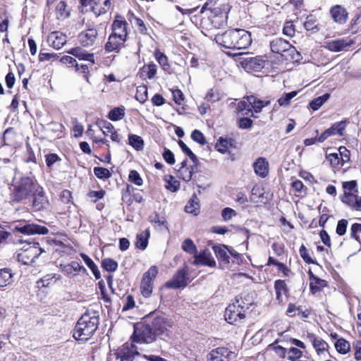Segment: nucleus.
Segmentation results:
<instances>
[{"label": "nucleus", "instance_id": "obj_62", "mask_svg": "<svg viewBox=\"0 0 361 361\" xmlns=\"http://www.w3.org/2000/svg\"><path fill=\"white\" fill-rule=\"evenodd\" d=\"M129 180L137 185H142V179L137 171L133 170L130 172L128 176Z\"/></svg>", "mask_w": 361, "mask_h": 361}, {"label": "nucleus", "instance_id": "obj_5", "mask_svg": "<svg viewBox=\"0 0 361 361\" xmlns=\"http://www.w3.org/2000/svg\"><path fill=\"white\" fill-rule=\"evenodd\" d=\"M357 183L355 180L343 183L344 195L341 197V201L351 209L361 211V197L352 193L356 188Z\"/></svg>", "mask_w": 361, "mask_h": 361}, {"label": "nucleus", "instance_id": "obj_8", "mask_svg": "<svg viewBox=\"0 0 361 361\" xmlns=\"http://www.w3.org/2000/svg\"><path fill=\"white\" fill-rule=\"evenodd\" d=\"M158 274V268L156 266H152L143 275L140 290L142 295L148 298L151 295L153 289V281Z\"/></svg>", "mask_w": 361, "mask_h": 361}, {"label": "nucleus", "instance_id": "obj_48", "mask_svg": "<svg viewBox=\"0 0 361 361\" xmlns=\"http://www.w3.org/2000/svg\"><path fill=\"white\" fill-rule=\"evenodd\" d=\"M104 269L109 272H114L118 268V263L111 258H105L102 263Z\"/></svg>", "mask_w": 361, "mask_h": 361}, {"label": "nucleus", "instance_id": "obj_45", "mask_svg": "<svg viewBox=\"0 0 361 361\" xmlns=\"http://www.w3.org/2000/svg\"><path fill=\"white\" fill-rule=\"evenodd\" d=\"M154 56L159 65L163 68L164 71H166L169 68L168 57L165 54H164L159 50H156L154 52Z\"/></svg>", "mask_w": 361, "mask_h": 361}, {"label": "nucleus", "instance_id": "obj_28", "mask_svg": "<svg viewBox=\"0 0 361 361\" xmlns=\"http://www.w3.org/2000/svg\"><path fill=\"white\" fill-rule=\"evenodd\" d=\"M126 40L124 39H120L118 36L114 35L111 33L108 39L107 42L105 44V49L108 52L118 51L121 46L124 44Z\"/></svg>", "mask_w": 361, "mask_h": 361}, {"label": "nucleus", "instance_id": "obj_35", "mask_svg": "<svg viewBox=\"0 0 361 361\" xmlns=\"http://www.w3.org/2000/svg\"><path fill=\"white\" fill-rule=\"evenodd\" d=\"M157 65L154 63H149L144 66L140 69V77L142 78L152 79L157 74Z\"/></svg>", "mask_w": 361, "mask_h": 361}, {"label": "nucleus", "instance_id": "obj_54", "mask_svg": "<svg viewBox=\"0 0 361 361\" xmlns=\"http://www.w3.org/2000/svg\"><path fill=\"white\" fill-rule=\"evenodd\" d=\"M94 173L99 179H107L111 176L109 169L99 166L94 169Z\"/></svg>", "mask_w": 361, "mask_h": 361}, {"label": "nucleus", "instance_id": "obj_30", "mask_svg": "<svg viewBox=\"0 0 361 361\" xmlns=\"http://www.w3.org/2000/svg\"><path fill=\"white\" fill-rule=\"evenodd\" d=\"M68 53L79 60H84L91 62L92 63H94V57L93 54H90L87 52L85 50L82 49L80 47H75L71 49Z\"/></svg>", "mask_w": 361, "mask_h": 361}, {"label": "nucleus", "instance_id": "obj_64", "mask_svg": "<svg viewBox=\"0 0 361 361\" xmlns=\"http://www.w3.org/2000/svg\"><path fill=\"white\" fill-rule=\"evenodd\" d=\"M283 34L288 36L293 37L295 35V25H293L292 21H288L285 23L283 30Z\"/></svg>", "mask_w": 361, "mask_h": 361}, {"label": "nucleus", "instance_id": "obj_61", "mask_svg": "<svg viewBox=\"0 0 361 361\" xmlns=\"http://www.w3.org/2000/svg\"><path fill=\"white\" fill-rule=\"evenodd\" d=\"M236 215L237 212L230 207H226L221 211V216L225 221L231 220L233 216H235Z\"/></svg>", "mask_w": 361, "mask_h": 361}, {"label": "nucleus", "instance_id": "obj_57", "mask_svg": "<svg viewBox=\"0 0 361 361\" xmlns=\"http://www.w3.org/2000/svg\"><path fill=\"white\" fill-rule=\"evenodd\" d=\"M288 353V359L290 361H297L302 356V352L295 347L290 348Z\"/></svg>", "mask_w": 361, "mask_h": 361}, {"label": "nucleus", "instance_id": "obj_49", "mask_svg": "<svg viewBox=\"0 0 361 361\" xmlns=\"http://www.w3.org/2000/svg\"><path fill=\"white\" fill-rule=\"evenodd\" d=\"M147 88L146 86H139L137 88L135 99L140 103H144L147 99Z\"/></svg>", "mask_w": 361, "mask_h": 361}, {"label": "nucleus", "instance_id": "obj_16", "mask_svg": "<svg viewBox=\"0 0 361 361\" xmlns=\"http://www.w3.org/2000/svg\"><path fill=\"white\" fill-rule=\"evenodd\" d=\"M354 44V41L349 38H341L326 42L324 47L332 52H339L350 47Z\"/></svg>", "mask_w": 361, "mask_h": 361}, {"label": "nucleus", "instance_id": "obj_18", "mask_svg": "<svg viewBox=\"0 0 361 361\" xmlns=\"http://www.w3.org/2000/svg\"><path fill=\"white\" fill-rule=\"evenodd\" d=\"M150 326L155 335H168V331L171 325L165 318L157 317L153 319Z\"/></svg>", "mask_w": 361, "mask_h": 361}, {"label": "nucleus", "instance_id": "obj_56", "mask_svg": "<svg viewBox=\"0 0 361 361\" xmlns=\"http://www.w3.org/2000/svg\"><path fill=\"white\" fill-rule=\"evenodd\" d=\"M178 145L183 152L194 162L197 161L196 155L190 150V149L185 145L183 140L178 141Z\"/></svg>", "mask_w": 361, "mask_h": 361}, {"label": "nucleus", "instance_id": "obj_40", "mask_svg": "<svg viewBox=\"0 0 361 361\" xmlns=\"http://www.w3.org/2000/svg\"><path fill=\"white\" fill-rule=\"evenodd\" d=\"M330 97V94L329 93H326L322 96L318 97L310 103V107L314 110H318Z\"/></svg>", "mask_w": 361, "mask_h": 361}, {"label": "nucleus", "instance_id": "obj_22", "mask_svg": "<svg viewBox=\"0 0 361 361\" xmlns=\"http://www.w3.org/2000/svg\"><path fill=\"white\" fill-rule=\"evenodd\" d=\"M265 63L266 61L262 56H255L245 59L242 64L246 69L258 72L264 67Z\"/></svg>", "mask_w": 361, "mask_h": 361}, {"label": "nucleus", "instance_id": "obj_6", "mask_svg": "<svg viewBox=\"0 0 361 361\" xmlns=\"http://www.w3.org/2000/svg\"><path fill=\"white\" fill-rule=\"evenodd\" d=\"M44 252L38 243H26L18 253V261L23 264H30L35 262L41 253Z\"/></svg>", "mask_w": 361, "mask_h": 361}, {"label": "nucleus", "instance_id": "obj_3", "mask_svg": "<svg viewBox=\"0 0 361 361\" xmlns=\"http://www.w3.org/2000/svg\"><path fill=\"white\" fill-rule=\"evenodd\" d=\"M38 185L39 184L31 177L15 178L11 192V201L13 202H25L31 197Z\"/></svg>", "mask_w": 361, "mask_h": 361}, {"label": "nucleus", "instance_id": "obj_59", "mask_svg": "<svg viewBox=\"0 0 361 361\" xmlns=\"http://www.w3.org/2000/svg\"><path fill=\"white\" fill-rule=\"evenodd\" d=\"M191 138L196 142L200 144L201 145H204L207 144L206 139L202 134V133L198 130H195L192 131L191 134Z\"/></svg>", "mask_w": 361, "mask_h": 361}, {"label": "nucleus", "instance_id": "obj_52", "mask_svg": "<svg viewBox=\"0 0 361 361\" xmlns=\"http://www.w3.org/2000/svg\"><path fill=\"white\" fill-rule=\"evenodd\" d=\"M149 221L157 228L165 226L166 224L164 217L160 216L157 212L149 216Z\"/></svg>", "mask_w": 361, "mask_h": 361}, {"label": "nucleus", "instance_id": "obj_58", "mask_svg": "<svg viewBox=\"0 0 361 361\" xmlns=\"http://www.w3.org/2000/svg\"><path fill=\"white\" fill-rule=\"evenodd\" d=\"M310 288L313 292L320 290V289L326 286V282L319 278H315L314 281L310 282Z\"/></svg>", "mask_w": 361, "mask_h": 361}, {"label": "nucleus", "instance_id": "obj_17", "mask_svg": "<svg viewBox=\"0 0 361 361\" xmlns=\"http://www.w3.org/2000/svg\"><path fill=\"white\" fill-rule=\"evenodd\" d=\"M98 36L97 30L90 27L82 31L78 35V41L84 47H90L94 44Z\"/></svg>", "mask_w": 361, "mask_h": 361}, {"label": "nucleus", "instance_id": "obj_7", "mask_svg": "<svg viewBox=\"0 0 361 361\" xmlns=\"http://www.w3.org/2000/svg\"><path fill=\"white\" fill-rule=\"evenodd\" d=\"M155 333L153 332L150 325L142 323L134 326L133 341L138 343H150L155 339Z\"/></svg>", "mask_w": 361, "mask_h": 361}, {"label": "nucleus", "instance_id": "obj_37", "mask_svg": "<svg viewBox=\"0 0 361 361\" xmlns=\"http://www.w3.org/2000/svg\"><path fill=\"white\" fill-rule=\"evenodd\" d=\"M13 281V274L9 269H0V287H6Z\"/></svg>", "mask_w": 361, "mask_h": 361}, {"label": "nucleus", "instance_id": "obj_20", "mask_svg": "<svg viewBox=\"0 0 361 361\" xmlns=\"http://www.w3.org/2000/svg\"><path fill=\"white\" fill-rule=\"evenodd\" d=\"M233 353L226 348L219 347L212 350L207 355V361H228Z\"/></svg>", "mask_w": 361, "mask_h": 361}, {"label": "nucleus", "instance_id": "obj_13", "mask_svg": "<svg viewBox=\"0 0 361 361\" xmlns=\"http://www.w3.org/2000/svg\"><path fill=\"white\" fill-rule=\"evenodd\" d=\"M186 269H181L177 271L173 278L168 281L165 286L168 288H182L188 285Z\"/></svg>", "mask_w": 361, "mask_h": 361}, {"label": "nucleus", "instance_id": "obj_23", "mask_svg": "<svg viewBox=\"0 0 361 361\" xmlns=\"http://www.w3.org/2000/svg\"><path fill=\"white\" fill-rule=\"evenodd\" d=\"M306 337L312 343L318 355H322L327 351L329 345L322 338L311 333H307Z\"/></svg>", "mask_w": 361, "mask_h": 361}, {"label": "nucleus", "instance_id": "obj_53", "mask_svg": "<svg viewBox=\"0 0 361 361\" xmlns=\"http://www.w3.org/2000/svg\"><path fill=\"white\" fill-rule=\"evenodd\" d=\"M305 28L308 31L316 30L318 31V24L317 20L312 16L307 17L305 22L304 23Z\"/></svg>", "mask_w": 361, "mask_h": 361}, {"label": "nucleus", "instance_id": "obj_36", "mask_svg": "<svg viewBox=\"0 0 361 361\" xmlns=\"http://www.w3.org/2000/svg\"><path fill=\"white\" fill-rule=\"evenodd\" d=\"M274 288L276 290V300L279 302H282V295H286L288 293V289L285 281L281 279L276 280L274 282Z\"/></svg>", "mask_w": 361, "mask_h": 361}, {"label": "nucleus", "instance_id": "obj_63", "mask_svg": "<svg viewBox=\"0 0 361 361\" xmlns=\"http://www.w3.org/2000/svg\"><path fill=\"white\" fill-rule=\"evenodd\" d=\"M300 255L302 259L308 264H314V261L310 257L308 250L304 245H302L300 247Z\"/></svg>", "mask_w": 361, "mask_h": 361}, {"label": "nucleus", "instance_id": "obj_12", "mask_svg": "<svg viewBox=\"0 0 361 361\" xmlns=\"http://www.w3.org/2000/svg\"><path fill=\"white\" fill-rule=\"evenodd\" d=\"M138 354L137 348L133 343H126L114 355L120 361H133L134 357Z\"/></svg>", "mask_w": 361, "mask_h": 361}, {"label": "nucleus", "instance_id": "obj_51", "mask_svg": "<svg viewBox=\"0 0 361 361\" xmlns=\"http://www.w3.org/2000/svg\"><path fill=\"white\" fill-rule=\"evenodd\" d=\"M297 94H298V92H296V91H293V92H290L288 93H285L278 99L279 104L281 106H288L289 104L291 99H293Z\"/></svg>", "mask_w": 361, "mask_h": 361}, {"label": "nucleus", "instance_id": "obj_15", "mask_svg": "<svg viewBox=\"0 0 361 361\" xmlns=\"http://www.w3.org/2000/svg\"><path fill=\"white\" fill-rule=\"evenodd\" d=\"M238 147V142L236 140L230 136L220 137L215 145L216 149L221 153H229L231 150Z\"/></svg>", "mask_w": 361, "mask_h": 361}, {"label": "nucleus", "instance_id": "obj_34", "mask_svg": "<svg viewBox=\"0 0 361 361\" xmlns=\"http://www.w3.org/2000/svg\"><path fill=\"white\" fill-rule=\"evenodd\" d=\"M200 201L196 195H193L188 204L185 207V211L187 213L197 215L200 210Z\"/></svg>", "mask_w": 361, "mask_h": 361}, {"label": "nucleus", "instance_id": "obj_41", "mask_svg": "<svg viewBox=\"0 0 361 361\" xmlns=\"http://www.w3.org/2000/svg\"><path fill=\"white\" fill-rule=\"evenodd\" d=\"M335 348L339 353L346 354L350 351V345L346 340L339 338L335 343Z\"/></svg>", "mask_w": 361, "mask_h": 361}, {"label": "nucleus", "instance_id": "obj_39", "mask_svg": "<svg viewBox=\"0 0 361 361\" xmlns=\"http://www.w3.org/2000/svg\"><path fill=\"white\" fill-rule=\"evenodd\" d=\"M80 256L86 265L91 269L92 274L95 276L97 279L100 278V272L99 270L96 265V264L85 254L81 253Z\"/></svg>", "mask_w": 361, "mask_h": 361}, {"label": "nucleus", "instance_id": "obj_33", "mask_svg": "<svg viewBox=\"0 0 361 361\" xmlns=\"http://www.w3.org/2000/svg\"><path fill=\"white\" fill-rule=\"evenodd\" d=\"M56 17L58 20H63L70 16V12L67 9L66 3L61 1L56 6L55 8Z\"/></svg>", "mask_w": 361, "mask_h": 361}, {"label": "nucleus", "instance_id": "obj_4", "mask_svg": "<svg viewBox=\"0 0 361 361\" xmlns=\"http://www.w3.org/2000/svg\"><path fill=\"white\" fill-rule=\"evenodd\" d=\"M242 303L243 302L236 300L235 302L226 307L224 317L230 324L237 325L245 319L247 308H245Z\"/></svg>", "mask_w": 361, "mask_h": 361}, {"label": "nucleus", "instance_id": "obj_60", "mask_svg": "<svg viewBox=\"0 0 361 361\" xmlns=\"http://www.w3.org/2000/svg\"><path fill=\"white\" fill-rule=\"evenodd\" d=\"M348 224V221L346 219H341L338 221L336 226V233L340 236L343 235L346 232Z\"/></svg>", "mask_w": 361, "mask_h": 361}, {"label": "nucleus", "instance_id": "obj_29", "mask_svg": "<svg viewBox=\"0 0 361 361\" xmlns=\"http://www.w3.org/2000/svg\"><path fill=\"white\" fill-rule=\"evenodd\" d=\"M255 172L262 178H264L269 173V163L265 158L259 157L253 164Z\"/></svg>", "mask_w": 361, "mask_h": 361}, {"label": "nucleus", "instance_id": "obj_50", "mask_svg": "<svg viewBox=\"0 0 361 361\" xmlns=\"http://www.w3.org/2000/svg\"><path fill=\"white\" fill-rule=\"evenodd\" d=\"M59 277L56 274H50L45 275L37 283L42 284L43 287H48L51 283L56 282Z\"/></svg>", "mask_w": 361, "mask_h": 361}, {"label": "nucleus", "instance_id": "obj_27", "mask_svg": "<svg viewBox=\"0 0 361 361\" xmlns=\"http://www.w3.org/2000/svg\"><path fill=\"white\" fill-rule=\"evenodd\" d=\"M270 49L272 52L281 54L283 52L290 51L291 45L281 38H276L271 42Z\"/></svg>", "mask_w": 361, "mask_h": 361}, {"label": "nucleus", "instance_id": "obj_25", "mask_svg": "<svg viewBox=\"0 0 361 361\" xmlns=\"http://www.w3.org/2000/svg\"><path fill=\"white\" fill-rule=\"evenodd\" d=\"M47 42L54 49H61L66 42V36L60 32H53L47 37Z\"/></svg>", "mask_w": 361, "mask_h": 361}, {"label": "nucleus", "instance_id": "obj_11", "mask_svg": "<svg viewBox=\"0 0 361 361\" xmlns=\"http://www.w3.org/2000/svg\"><path fill=\"white\" fill-rule=\"evenodd\" d=\"M31 197H33L32 205L35 211H41L48 207L49 201L45 196L43 188L39 185L36 188Z\"/></svg>", "mask_w": 361, "mask_h": 361}, {"label": "nucleus", "instance_id": "obj_10", "mask_svg": "<svg viewBox=\"0 0 361 361\" xmlns=\"http://www.w3.org/2000/svg\"><path fill=\"white\" fill-rule=\"evenodd\" d=\"M82 6H91L96 16L105 13L111 8V0H80Z\"/></svg>", "mask_w": 361, "mask_h": 361}, {"label": "nucleus", "instance_id": "obj_38", "mask_svg": "<svg viewBox=\"0 0 361 361\" xmlns=\"http://www.w3.org/2000/svg\"><path fill=\"white\" fill-rule=\"evenodd\" d=\"M247 102L250 103V105H251V110L254 109L256 113L260 112L263 107L269 104V102L257 99L254 96L247 97Z\"/></svg>", "mask_w": 361, "mask_h": 361}, {"label": "nucleus", "instance_id": "obj_19", "mask_svg": "<svg viewBox=\"0 0 361 361\" xmlns=\"http://www.w3.org/2000/svg\"><path fill=\"white\" fill-rule=\"evenodd\" d=\"M345 128V122L340 121L334 123L331 128L324 131L321 135L317 138L319 142H324L329 137L339 135H342L343 132Z\"/></svg>", "mask_w": 361, "mask_h": 361}, {"label": "nucleus", "instance_id": "obj_2", "mask_svg": "<svg viewBox=\"0 0 361 361\" xmlns=\"http://www.w3.org/2000/svg\"><path fill=\"white\" fill-rule=\"evenodd\" d=\"M99 324V317L96 312H86L78 319L73 332L75 339L87 341L94 334Z\"/></svg>", "mask_w": 361, "mask_h": 361}, {"label": "nucleus", "instance_id": "obj_47", "mask_svg": "<svg viewBox=\"0 0 361 361\" xmlns=\"http://www.w3.org/2000/svg\"><path fill=\"white\" fill-rule=\"evenodd\" d=\"M181 247L189 254L195 255L197 253V247L190 238H187L183 242Z\"/></svg>", "mask_w": 361, "mask_h": 361}, {"label": "nucleus", "instance_id": "obj_44", "mask_svg": "<svg viewBox=\"0 0 361 361\" xmlns=\"http://www.w3.org/2000/svg\"><path fill=\"white\" fill-rule=\"evenodd\" d=\"M125 116L123 107H117L111 110L109 113V118L113 121L121 120Z\"/></svg>", "mask_w": 361, "mask_h": 361}, {"label": "nucleus", "instance_id": "obj_43", "mask_svg": "<svg viewBox=\"0 0 361 361\" xmlns=\"http://www.w3.org/2000/svg\"><path fill=\"white\" fill-rule=\"evenodd\" d=\"M178 176L184 181L188 182L191 180L193 173V167H180L178 170Z\"/></svg>", "mask_w": 361, "mask_h": 361}, {"label": "nucleus", "instance_id": "obj_9", "mask_svg": "<svg viewBox=\"0 0 361 361\" xmlns=\"http://www.w3.org/2000/svg\"><path fill=\"white\" fill-rule=\"evenodd\" d=\"M13 229L26 235H45L49 232V229L45 226L25 222H20L18 224H14Z\"/></svg>", "mask_w": 361, "mask_h": 361}, {"label": "nucleus", "instance_id": "obj_32", "mask_svg": "<svg viewBox=\"0 0 361 361\" xmlns=\"http://www.w3.org/2000/svg\"><path fill=\"white\" fill-rule=\"evenodd\" d=\"M149 236L150 231L149 228H147L140 233H138L136 236V247L142 250H145L148 245V239Z\"/></svg>", "mask_w": 361, "mask_h": 361}, {"label": "nucleus", "instance_id": "obj_55", "mask_svg": "<svg viewBox=\"0 0 361 361\" xmlns=\"http://www.w3.org/2000/svg\"><path fill=\"white\" fill-rule=\"evenodd\" d=\"M99 126L105 136H109L112 131L115 130L114 126L107 121H102Z\"/></svg>", "mask_w": 361, "mask_h": 361}, {"label": "nucleus", "instance_id": "obj_14", "mask_svg": "<svg viewBox=\"0 0 361 361\" xmlns=\"http://www.w3.org/2000/svg\"><path fill=\"white\" fill-rule=\"evenodd\" d=\"M128 26V23L125 18L122 16H117L111 25V33L118 36L120 39L127 40Z\"/></svg>", "mask_w": 361, "mask_h": 361}, {"label": "nucleus", "instance_id": "obj_26", "mask_svg": "<svg viewBox=\"0 0 361 361\" xmlns=\"http://www.w3.org/2000/svg\"><path fill=\"white\" fill-rule=\"evenodd\" d=\"M331 16L334 21L338 24H344L348 19V13L345 8L340 5L333 6L330 10Z\"/></svg>", "mask_w": 361, "mask_h": 361}, {"label": "nucleus", "instance_id": "obj_31", "mask_svg": "<svg viewBox=\"0 0 361 361\" xmlns=\"http://www.w3.org/2000/svg\"><path fill=\"white\" fill-rule=\"evenodd\" d=\"M213 250L217 259L224 264L229 263L230 257L228 254V247L224 245H214Z\"/></svg>", "mask_w": 361, "mask_h": 361}, {"label": "nucleus", "instance_id": "obj_1", "mask_svg": "<svg viewBox=\"0 0 361 361\" xmlns=\"http://www.w3.org/2000/svg\"><path fill=\"white\" fill-rule=\"evenodd\" d=\"M219 45L231 49H245L252 44L251 33L243 29L228 30L215 36Z\"/></svg>", "mask_w": 361, "mask_h": 361}, {"label": "nucleus", "instance_id": "obj_42", "mask_svg": "<svg viewBox=\"0 0 361 361\" xmlns=\"http://www.w3.org/2000/svg\"><path fill=\"white\" fill-rule=\"evenodd\" d=\"M129 144L136 150H142L144 147V141L140 136L130 135L128 137Z\"/></svg>", "mask_w": 361, "mask_h": 361}, {"label": "nucleus", "instance_id": "obj_46", "mask_svg": "<svg viewBox=\"0 0 361 361\" xmlns=\"http://www.w3.org/2000/svg\"><path fill=\"white\" fill-rule=\"evenodd\" d=\"M165 180L167 183L166 185V189L171 192H176L180 188V183L175 178L171 175L165 177Z\"/></svg>", "mask_w": 361, "mask_h": 361}, {"label": "nucleus", "instance_id": "obj_24", "mask_svg": "<svg viewBox=\"0 0 361 361\" xmlns=\"http://www.w3.org/2000/svg\"><path fill=\"white\" fill-rule=\"evenodd\" d=\"M60 269L63 274L67 276H75L78 272H86V269L75 261L67 264H60Z\"/></svg>", "mask_w": 361, "mask_h": 361}, {"label": "nucleus", "instance_id": "obj_21", "mask_svg": "<svg viewBox=\"0 0 361 361\" xmlns=\"http://www.w3.org/2000/svg\"><path fill=\"white\" fill-rule=\"evenodd\" d=\"M194 264L198 265H204L208 266L209 267H215L216 262L214 257L212 255V253L208 249H205L203 251L200 252L199 254H195L194 255Z\"/></svg>", "mask_w": 361, "mask_h": 361}]
</instances>
